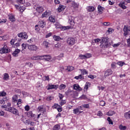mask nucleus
<instances>
[{"label": "nucleus", "instance_id": "f257e3e1", "mask_svg": "<svg viewBox=\"0 0 130 130\" xmlns=\"http://www.w3.org/2000/svg\"><path fill=\"white\" fill-rule=\"evenodd\" d=\"M110 46V43L108 42V39L107 38H103L102 39V44L100 45V47L102 48H107Z\"/></svg>", "mask_w": 130, "mask_h": 130}, {"label": "nucleus", "instance_id": "f03ea898", "mask_svg": "<svg viewBox=\"0 0 130 130\" xmlns=\"http://www.w3.org/2000/svg\"><path fill=\"white\" fill-rule=\"evenodd\" d=\"M124 36L129 35L130 34V26L124 25L123 28Z\"/></svg>", "mask_w": 130, "mask_h": 130}, {"label": "nucleus", "instance_id": "7ed1b4c3", "mask_svg": "<svg viewBox=\"0 0 130 130\" xmlns=\"http://www.w3.org/2000/svg\"><path fill=\"white\" fill-rule=\"evenodd\" d=\"M76 42V40L74 38H68L67 41V43L69 45H74Z\"/></svg>", "mask_w": 130, "mask_h": 130}, {"label": "nucleus", "instance_id": "20e7f679", "mask_svg": "<svg viewBox=\"0 0 130 130\" xmlns=\"http://www.w3.org/2000/svg\"><path fill=\"white\" fill-rule=\"evenodd\" d=\"M17 36L22 39H27V38H28V35H27V34L25 32L18 34Z\"/></svg>", "mask_w": 130, "mask_h": 130}, {"label": "nucleus", "instance_id": "39448f33", "mask_svg": "<svg viewBox=\"0 0 130 130\" xmlns=\"http://www.w3.org/2000/svg\"><path fill=\"white\" fill-rule=\"evenodd\" d=\"M113 73V72L111 69L107 70L105 72L104 78H106L107 77H109V76L112 75Z\"/></svg>", "mask_w": 130, "mask_h": 130}, {"label": "nucleus", "instance_id": "423d86ee", "mask_svg": "<svg viewBox=\"0 0 130 130\" xmlns=\"http://www.w3.org/2000/svg\"><path fill=\"white\" fill-rule=\"evenodd\" d=\"M8 52H9V49L7 47V46H5L1 50H0V53L2 54L3 53H8Z\"/></svg>", "mask_w": 130, "mask_h": 130}, {"label": "nucleus", "instance_id": "0eeeda50", "mask_svg": "<svg viewBox=\"0 0 130 130\" xmlns=\"http://www.w3.org/2000/svg\"><path fill=\"white\" fill-rule=\"evenodd\" d=\"M70 94H74V96L75 97H77L78 96L79 94L77 93V91H73L72 90H68L66 92V95H70Z\"/></svg>", "mask_w": 130, "mask_h": 130}, {"label": "nucleus", "instance_id": "6e6552de", "mask_svg": "<svg viewBox=\"0 0 130 130\" xmlns=\"http://www.w3.org/2000/svg\"><path fill=\"white\" fill-rule=\"evenodd\" d=\"M75 18L73 16H69V22L71 26H74L75 25Z\"/></svg>", "mask_w": 130, "mask_h": 130}, {"label": "nucleus", "instance_id": "1a4fd4ad", "mask_svg": "<svg viewBox=\"0 0 130 130\" xmlns=\"http://www.w3.org/2000/svg\"><path fill=\"white\" fill-rule=\"evenodd\" d=\"M58 88V85H48V87L47 88V90H51L52 89H57Z\"/></svg>", "mask_w": 130, "mask_h": 130}, {"label": "nucleus", "instance_id": "9d476101", "mask_svg": "<svg viewBox=\"0 0 130 130\" xmlns=\"http://www.w3.org/2000/svg\"><path fill=\"white\" fill-rule=\"evenodd\" d=\"M45 22L40 21L39 22V25H36V27H38V26H39V27H41V28H44V27H45Z\"/></svg>", "mask_w": 130, "mask_h": 130}, {"label": "nucleus", "instance_id": "9b49d317", "mask_svg": "<svg viewBox=\"0 0 130 130\" xmlns=\"http://www.w3.org/2000/svg\"><path fill=\"white\" fill-rule=\"evenodd\" d=\"M73 89L74 90H77V91H82V89L80 87L78 84H74Z\"/></svg>", "mask_w": 130, "mask_h": 130}, {"label": "nucleus", "instance_id": "f8f14e48", "mask_svg": "<svg viewBox=\"0 0 130 130\" xmlns=\"http://www.w3.org/2000/svg\"><path fill=\"white\" fill-rule=\"evenodd\" d=\"M20 51H21V50L19 49H16L13 53H12V55L15 56V57L18 56V54H19Z\"/></svg>", "mask_w": 130, "mask_h": 130}, {"label": "nucleus", "instance_id": "ddd939ff", "mask_svg": "<svg viewBox=\"0 0 130 130\" xmlns=\"http://www.w3.org/2000/svg\"><path fill=\"white\" fill-rule=\"evenodd\" d=\"M28 49H29L30 50H37V46H35V45H28Z\"/></svg>", "mask_w": 130, "mask_h": 130}, {"label": "nucleus", "instance_id": "4468645a", "mask_svg": "<svg viewBox=\"0 0 130 130\" xmlns=\"http://www.w3.org/2000/svg\"><path fill=\"white\" fill-rule=\"evenodd\" d=\"M46 57V58H44V59H45L46 61H49L50 59H51V56L50 55H43L42 56V57Z\"/></svg>", "mask_w": 130, "mask_h": 130}, {"label": "nucleus", "instance_id": "2eb2a0df", "mask_svg": "<svg viewBox=\"0 0 130 130\" xmlns=\"http://www.w3.org/2000/svg\"><path fill=\"white\" fill-rule=\"evenodd\" d=\"M66 9L64 6H59V7L57 9V11L58 13H60V12H62Z\"/></svg>", "mask_w": 130, "mask_h": 130}, {"label": "nucleus", "instance_id": "dca6fc26", "mask_svg": "<svg viewBox=\"0 0 130 130\" xmlns=\"http://www.w3.org/2000/svg\"><path fill=\"white\" fill-rule=\"evenodd\" d=\"M27 117L29 118H32L35 116V114H33L32 111H29L27 114Z\"/></svg>", "mask_w": 130, "mask_h": 130}, {"label": "nucleus", "instance_id": "f3484780", "mask_svg": "<svg viewBox=\"0 0 130 130\" xmlns=\"http://www.w3.org/2000/svg\"><path fill=\"white\" fill-rule=\"evenodd\" d=\"M11 113H13V114H15V115H19V111L16 108H13Z\"/></svg>", "mask_w": 130, "mask_h": 130}, {"label": "nucleus", "instance_id": "a211bd4d", "mask_svg": "<svg viewBox=\"0 0 130 130\" xmlns=\"http://www.w3.org/2000/svg\"><path fill=\"white\" fill-rule=\"evenodd\" d=\"M124 117H125V118H126V119H129L130 118V111L128 112H126L124 114Z\"/></svg>", "mask_w": 130, "mask_h": 130}, {"label": "nucleus", "instance_id": "6ab92c4d", "mask_svg": "<svg viewBox=\"0 0 130 130\" xmlns=\"http://www.w3.org/2000/svg\"><path fill=\"white\" fill-rule=\"evenodd\" d=\"M36 11L38 12V13H42L43 12V7H38L36 8Z\"/></svg>", "mask_w": 130, "mask_h": 130}, {"label": "nucleus", "instance_id": "aec40b11", "mask_svg": "<svg viewBox=\"0 0 130 130\" xmlns=\"http://www.w3.org/2000/svg\"><path fill=\"white\" fill-rule=\"evenodd\" d=\"M32 59L34 60H39V59H42V56H34L32 57Z\"/></svg>", "mask_w": 130, "mask_h": 130}, {"label": "nucleus", "instance_id": "412c9836", "mask_svg": "<svg viewBox=\"0 0 130 130\" xmlns=\"http://www.w3.org/2000/svg\"><path fill=\"white\" fill-rule=\"evenodd\" d=\"M98 12L101 13V14H102V11H104L105 9L104 8V7H102L101 6L99 5L98 7Z\"/></svg>", "mask_w": 130, "mask_h": 130}, {"label": "nucleus", "instance_id": "4be33fe9", "mask_svg": "<svg viewBox=\"0 0 130 130\" xmlns=\"http://www.w3.org/2000/svg\"><path fill=\"white\" fill-rule=\"evenodd\" d=\"M4 78H3V80H5V81H7L8 80H9V78H10V76L9 75V74L8 73H5L4 74Z\"/></svg>", "mask_w": 130, "mask_h": 130}, {"label": "nucleus", "instance_id": "5701e85b", "mask_svg": "<svg viewBox=\"0 0 130 130\" xmlns=\"http://www.w3.org/2000/svg\"><path fill=\"white\" fill-rule=\"evenodd\" d=\"M79 71H81L82 75H88V71L86 69H80Z\"/></svg>", "mask_w": 130, "mask_h": 130}, {"label": "nucleus", "instance_id": "b1692460", "mask_svg": "<svg viewBox=\"0 0 130 130\" xmlns=\"http://www.w3.org/2000/svg\"><path fill=\"white\" fill-rule=\"evenodd\" d=\"M48 16H49V12L45 11V12L42 15V18H46V17H48Z\"/></svg>", "mask_w": 130, "mask_h": 130}, {"label": "nucleus", "instance_id": "393cba45", "mask_svg": "<svg viewBox=\"0 0 130 130\" xmlns=\"http://www.w3.org/2000/svg\"><path fill=\"white\" fill-rule=\"evenodd\" d=\"M88 12H94L95 8L93 6H89L87 8Z\"/></svg>", "mask_w": 130, "mask_h": 130}, {"label": "nucleus", "instance_id": "a878e982", "mask_svg": "<svg viewBox=\"0 0 130 130\" xmlns=\"http://www.w3.org/2000/svg\"><path fill=\"white\" fill-rule=\"evenodd\" d=\"M113 114H115V112H114V111H109L107 113V115H108V116H112Z\"/></svg>", "mask_w": 130, "mask_h": 130}, {"label": "nucleus", "instance_id": "bb28decb", "mask_svg": "<svg viewBox=\"0 0 130 130\" xmlns=\"http://www.w3.org/2000/svg\"><path fill=\"white\" fill-rule=\"evenodd\" d=\"M49 45V43L48 42L44 41L43 43V45L45 46L46 48H48L49 47L48 45Z\"/></svg>", "mask_w": 130, "mask_h": 130}, {"label": "nucleus", "instance_id": "cd10ccee", "mask_svg": "<svg viewBox=\"0 0 130 130\" xmlns=\"http://www.w3.org/2000/svg\"><path fill=\"white\" fill-rule=\"evenodd\" d=\"M53 39L55 40V41H59V40L61 39V38H60V37L58 36H54Z\"/></svg>", "mask_w": 130, "mask_h": 130}, {"label": "nucleus", "instance_id": "c85d7f7f", "mask_svg": "<svg viewBox=\"0 0 130 130\" xmlns=\"http://www.w3.org/2000/svg\"><path fill=\"white\" fill-rule=\"evenodd\" d=\"M49 21L51 23H55V19L52 16H50L49 17Z\"/></svg>", "mask_w": 130, "mask_h": 130}, {"label": "nucleus", "instance_id": "c756f323", "mask_svg": "<svg viewBox=\"0 0 130 130\" xmlns=\"http://www.w3.org/2000/svg\"><path fill=\"white\" fill-rule=\"evenodd\" d=\"M60 129V126L58 124H56L53 127V130H59Z\"/></svg>", "mask_w": 130, "mask_h": 130}, {"label": "nucleus", "instance_id": "7c9ffc66", "mask_svg": "<svg viewBox=\"0 0 130 130\" xmlns=\"http://www.w3.org/2000/svg\"><path fill=\"white\" fill-rule=\"evenodd\" d=\"M9 19L11 22H15L16 21V19H15V16L14 15H10L9 16Z\"/></svg>", "mask_w": 130, "mask_h": 130}, {"label": "nucleus", "instance_id": "2f4dec72", "mask_svg": "<svg viewBox=\"0 0 130 130\" xmlns=\"http://www.w3.org/2000/svg\"><path fill=\"white\" fill-rule=\"evenodd\" d=\"M117 64L120 67H122L123 66H125V63L122 61H120L117 62Z\"/></svg>", "mask_w": 130, "mask_h": 130}, {"label": "nucleus", "instance_id": "473e14b6", "mask_svg": "<svg viewBox=\"0 0 130 130\" xmlns=\"http://www.w3.org/2000/svg\"><path fill=\"white\" fill-rule=\"evenodd\" d=\"M79 112H80V108H76L73 110V113H74V114H78Z\"/></svg>", "mask_w": 130, "mask_h": 130}, {"label": "nucleus", "instance_id": "72a5a7b5", "mask_svg": "<svg viewBox=\"0 0 130 130\" xmlns=\"http://www.w3.org/2000/svg\"><path fill=\"white\" fill-rule=\"evenodd\" d=\"M119 7L123 9V10H125V9H126V6L124 5V3H120L119 5Z\"/></svg>", "mask_w": 130, "mask_h": 130}, {"label": "nucleus", "instance_id": "f704fd0d", "mask_svg": "<svg viewBox=\"0 0 130 130\" xmlns=\"http://www.w3.org/2000/svg\"><path fill=\"white\" fill-rule=\"evenodd\" d=\"M74 68L73 66H68L67 67V71L68 72H72V71H74Z\"/></svg>", "mask_w": 130, "mask_h": 130}, {"label": "nucleus", "instance_id": "c9c22d12", "mask_svg": "<svg viewBox=\"0 0 130 130\" xmlns=\"http://www.w3.org/2000/svg\"><path fill=\"white\" fill-rule=\"evenodd\" d=\"M38 109H39V111H43V112H44V111H45V108H44L43 106H41L39 107Z\"/></svg>", "mask_w": 130, "mask_h": 130}, {"label": "nucleus", "instance_id": "e433bc0d", "mask_svg": "<svg viewBox=\"0 0 130 130\" xmlns=\"http://www.w3.org/2000/svg\"><path fill=\"white\" fill-rule=\"evenodd\" d=\"M72 7L74 8V9H77L79 8V4L76 3H73L72 4Z\"/></svg>", "mask_w": 130, "mask_h": 130}, {"label": "nucleus", "instance_id": "4c0bfd02", "mask_svg": "<svg viewBox=\"0 0 130 130\" xmlns=\"http://www.w3.org/2000/svg\"><path fill=\"white\" fill-rule=\"evenodd\" d=\"M17 4H21V5H24L25 4V0H17Z\"/></svg>", "mask_w": 130, "mask_h": 130}, {"label": "nucleus", "instance_id": "58836bf2", "mask_svg": "<svg viewBox=\"0 0 130 130\" xmlns=\"http://www.w3.org/2000/svg\"><path fill=\"white\" fill-rule=\"evenodd\" d=\"M119 128L121 130H125V129H126V126H123L122 125H120L119 126Z\"/></svg>", "mask_w": 130, "mask_h": 130}, {"label": "nucleus", "instance_id": "ea45409f", "mask_svg": "<svg viewBox=\"0 0 130 130\" xmlns=\"http://www.w3.org/2000/svg\"><path fill=\"white\" fill-rule=\"evenodd\" d=\"M68 28H71V26H61V27H60V28L61 29V30H63L68 29Z\"/></svg>", "mask_w": 130, "mask_h": 130}, {"label": "nucleus", "instance_id": "a19ab883", "mask_svg": "<svg viewBox=\"0 0 130 130\" xmlns=\"http://www.w3.org/2000/svg\"><path fill=\"white\" fill-rule=\"evenodd\" d=\"M60 105L57 104H55L53 106L52 108H54L55 109H57L58 107H60Z\"/></svg>", "mask_w": 130, "mask_h": 130}, {"label": "nucleus", "instance_id": "79ce46f5", "mask_svg": "<svg viewBox=\"0 0 130 130\" xmlns=\"http://www.w3.org/2000/svg\"><path fill=\"white\" fill-rule=\"evenodd\" d=\"M91 84L89 82H86V85L84 87V88L86 89V90H88V88L89 86H90Z\"/></svg>", "mask_w": 130, "mask_h": 130}, {"label": "nucleus", "instance_id": "37998d69", "mask_svg": "<svg viewBox=\"0 0 130 130\" xmlns=\"http://www.w3.org/2000/svg\"><path fill=\"white\" fill-rule=\"evenodd\" d=\"M82 107H83L84 108H89L90 106L89 104H83L82 105Z\"/></svg>", "mask_w": 130, "mask_h": 130}, {"label": "nucleus", "instance_id": "c03bdc74", "mask_svg": "<svg viewBox=\"0 0 130 130\" xmlns=\"http://www.w3.org/2000/svg\"><path fill=\"white\" fill-rule=\"evenodd\" d=\"M14 108L13 107H9L8 108L5 109L6 111H9V112H12Z\"/></svg>", "mask_w": 130, "mask_h": 130}, {"label": "nucleus", "instance_id": "a18cd8bd", "mask_svg": "<svg viewBox=\"0 0 130 130\" xmlns=\"http://www.w3.org/2000/svg\"><path fill=\"white\" fill-rule=\"evenodd\" d=\"M108 121H109V124H113V122L111 120V119H110V117H108L107 118Z\"/></svg>", "mask_w": 130, "mask_h": 130}, {"label": "nucleus", "instance_id": "49530a36", "mask_svg": "<svg viewBox=\"0 0 130 130\" xmlns=\"http://www.w3.org/2000/svg\"><path fill=\"white\" fill-rule=\"evenodd\" d=\"M55 27L57 29H58V28H61V25H60V24L58 23H56L55 24Z\"/></svg>", "mask_w": 130, "mask_h": 130}, {"label": "nucleus", "instance_id": "de8ad7c7", "mask_svg": "<svg viewBox=\"0 0 130 130\" xmlns=\"http://www.w3.org/2000/svg\"><path fill=\"white\" fill-rule=\"evenodd\" d=\"M21 46H22V50H24V49H26V48L27 47V44H22L21 45Z\"/></svg>", "mask_w": 130, "mask_h": 130}, {"label": "nucleus", "instance_id": "09e8293b", "mask_svg": "<svg viewBox=\"0 0 130 130\" xmlns=\"http://www.w3.org/2000/svg\"><path fill=\"white\" fill-rule=\"evenodd\" d=\"M66 88V85L64 84H61L59 86V89L60 90H62V89H65Z\"/></svg>", "mask_w": 130, "mask_h": 130}, {"label": "nucleus", "instance_id": "8fccbe9b", "mask_svg": "<svg viewBox=\"0 0 130 130\" xmlns=\"http://www.w3.org/2000/svg\"><path fill=\"white\" fill-rule=\"evenodd\" d=\"M58 97H59L60 100H62V98H63V97H64V96L63 95V94H62L61 93H59Z\"/></svg>", "mask_w": 130, "mask_h": 130}, {"label": "nucleus", "instance_id": "3c124183", "mask_svg": "<svg viewBox=\"0 0 130 130\" xmlns=\"http://www.w3.org/2000/svg\"><path fill=\"white\" fill-rule=\"evenodd\" d=\"M61 102H60V105H61V106H62V105L66 104V100H61Z\"/></svg>", "mask_w": 130, "mask_h": 130}, {"label": "nucleus", "instance_id": "603ef678", "mask_svg": "<svg viewBox=\"0 0 130 130\" xmlns=\"http://www.w3.org/2000/svg\"><path fill=\"white\" fill-rule=\"evenodd\" d=\"M85 58H89L91 56V55L90 53L85 54Z\"/></svg>", "mask_w": 130, "mask_h": 130}, {"label": "nucleus", "instance_id": "864d4df0", "mask_svg": "<svg viewBox=\"0 0 130 130\" xmlns=\"http://www.w3.org/2000/svg\"><path fill=\"white\" fill-rule=\"evenodd\" d=\"M25 110H26V111H29V110H30V106H29L28 105H26L25 107H24Z\"/></svg>", "mask_w": 130, "mask_h": 130}, {"label": "nucleus", "instance_id": "5fc2aeb1", "mask_svg": "<svg viewBox=\"0 0 130 130\" xmlns=\"http://www.w3.org/2000/svg\"><path fill=\"white\" fill-rule=\"evenodd\" d=\"M100 105L101 106H105V102H104V101H101L100 103Z\"/></svg>", "mask_w": 130, "mask_h": 130}, {"label": "nucleus", "instance_id": "6e6d98bb", "mask_svg": "<svg viewBox=\"0 0 130 130\" xmlns=\"http://www.w3.org/2000/svg\"><path fill=\"white\" fill-rule=\"evenodd\" d=\"M103 113H102V112L101 111H99L98 113V116H103Z\"/></svg>", "mask_w": 130, "mask_h": 130}, {"label": "nucleus", "instance_id": "4d7b16f0", "mask_svg": "<svg viewBox=\"0 0 130 130\" xmlns=\"http://www.w3.org/2000/svg\"><path fill=\"white\" fill-rule=\"evenodd\" d=\"M93 41H94L95 43H98V42H100V41H101V40L100 39H95L93 40Z\"/></svg>", "mask_w": 130, "mask_h": 130}, {"label": "nucleus", "instance_id": "13d9d810", "mask_svg": "<svg viewBox=\"0 0 130 130\" xmlns=\"http://www.w3.org/2000/svg\"><path fill=\"white\" fill-rule=\"evenodd\" d=\"M79 57H80L81 59H85V58H86V56L85 55H80Z\"/></svg>", "mask_w": 130, "mask_h": 130}, {"label": "nucleus", "instance_id": "bf43d9fd", "mask_svg": "<svg viewBox=\"0 0 130 130\" xmlns=\"http://www.w3.org/2000/svg\"><path fill=\"white\" fill-rule=\"evenodd\" d=\"M57 110L58 111V112H61V111H62V107L60 106V107L57 109Z\"/></svg>", "mask_w": 130, "mask_h": 130}, {"label": "nucleus", "instance_id": "052dcab7", "mask_svg": "<svg viewBox=\"0 0 130 130\" xmlns=\"http://www.w3.org/2000/svg\"><path fill=\"white\" fill-rule=\"evenodd\" d=\"M12 99L14 101H17V100H18V96H17V95L13 96L12 98Z\"/></svg>", "mask_w": 130, "mask_h": 130}, {"label": "nucleus", "instance_id": "680f3d73", "mask_svg": "<svg viewBox=\"0 0 130 130\" xmlns=\"http://www.w3.org/2000/svg\"><path fill=\"white\" fill-rule=\"evenodd\" d=\"M119 45H120V43H118L117 44H115L113 45V47L114 48L118 47V46H119Z\"/></svg>", "mask_w": 130, "mask_h": 130}, {"label": "nucleus", "instance_id": "e2e57ef3", "mask_svg": "<svg viewBox=\"0 0 130 130\" xmlns=\"http://www.w3.org/2000/svg\"><path fill=\"white\" fill-rule=\"evenodd\" d=\"M52 99H53V98L52 97V96H48V97L47 98V101H50L52 100Z\"/></svg>", "mask_w": 130, "mask_h": 130}, {"label": "nucleus", "instance_id": "0e129e2a", "mask_svg": "<svg viewBox=\"0 0 130 130\" xmlns=\"http://www.w3.org/2000/svg\"><path fill=\"white\" fill-rule=\"evenodd\" d=\"M81 99H87V96L85 94H83L82 96H80Z\"/></svg>", "mask_w": 130, "mask_h": 130}, {"label": "nucleus", "instance_id": "69168bd1", "mask_svg": "<svg viewBox=\"0 0 130 130\" xmlns=\"http://www.w3.org/2000/svg\"><path fill=\"white\" fill-rule=\"evenodd\" d=\"M6 92H5L4 91L0 92V96H1L2 97L4 96H6Z\"/></svg>", "mask_w": 130, "mask_h": 130}, {"label": "nucleus", "instance_id": "338daca9", "mask_svg": "<svg viewBox=\"0 0 130 130\" xmlns=\"http://www.w3.org/2000/svg\"><path fill=\"white\" fill-rule=\"evenodd\" d=\"M59 47H60V44L59 43L55 45V48H59Z\"/></svg>", "mask_w": 130, "mask_h": 130}, {"label": "nucleus", "instance_id": "774afa93", "mask_svg": "<svg viewBox=\"0 0 130 130\" xmlns=\"http://www.w3.org/2000/svg\"><path fill=\"white\" fill-rule=\"evenodd\" d=\"M109 25H110V22H109L104 23V26H109Z\"/></svg>", "mask_w": 130, "mask_h": 130}]
</instances>
